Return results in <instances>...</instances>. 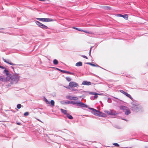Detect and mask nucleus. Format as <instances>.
<instances>
[{
  "mask_svg": "<svg viewBox=\"0 0 148 148\" xmlns=\"http://www.w3.org/2000/svg\"><path fill=\"white\" fill-rule=\"evenodd\" d=\"M56 69L57 70L60 71V72H61L63 73L69 74H71V75H75V73H73L70 72L69 71H65V70H62L59 69L58 68H56Z\"/></svg>",
  "mask_w": 148,
  "mask_h": 148,
  "instance_id": "9",
  "label": "nucleus"
},
{
  "mask_svg": "<svg viewBox=\"0 0 148 148\" xmlns=\"http://www.w3.org/2000/svg\"><path fill=\"white\" fill-rule=\"evenodd\" d=\"M71 104H72L73 105L76 104L77 106H78V102L77 101H71L70 102Z\"/></svg>",
  "mask_w": 148,
  "mask_h": 148,
  "instance_id": "21",
  "label": "nucleus"
},
{
  "mask_svg": "<svg viewBox=\"0 0 148 148\" xmlns=\"http://www.w3.org/2000/svg\"><path fill=\"white\" fill-rule=\"evenodd\" d=\"M88 108L92 110V113L95 115L99 116L101 112L93 108Z\"/></svg>",
  "mask_w": 148,
  "mask_h": 148,
  "instance_id": "5",
  "label": "nucleus"
},
{
  "mask_svg": "<svg viewBox=\"0 0 148 148\" xmlns=\"http://www.w3.org/2000/svg\"><path fill=\"white\" fill-rule=\"evenodd\" d=\"M65 132H66L67 133L68 132V131L66 130H64Z\"/></svg>",
  "mask_w": 148,
  "mask_h": 148,
  "instance_id": "41",
  "label": "nucleus"
},
{
  "mask_svg": "<svg viewBox=\"0 0 148 148\" xmlns=\"http://www.w3.org/2000/svg\"><path fill=\"white\" fill-rule=\"evenodd\" d=\"M82 57L83 58H86V59H88L87 57L86 56H85L83 55V56H82Z\"/></svg>",
  "mask_w": 148,
  "mask_h": 148,
  "instance_id": "36",
  "label": "nucleus"
},
{
  "mask_svg": "<svg viewBox=\"0 0 148 148\" xmlns=\"http://www.w3.org/2000/svg\"><path fill=\"white\" fill-rule=\"evenodd\" d=\"M3 69H5L3 72V73H5L6 75L8 76V77H7V79H8L9 76H10V74L9 73V71H8V70L6 69V68L5 67V68Z\"/></svg>",
  "mask_w": 148,
  "mask_h": 148,
  "instance_id": "13",
  "label": "nucleus"
},
{
  "mask_svg": "<svg viewBox=\"0 0 148 148\" xmlns=\"http://www.w3.org/2000/svg\"><path fill=\"white\" fill-rule=\"evenodd\" d=\"M87 64H89L90 65H91L92 66H97V67H99V66L97 64H92L90 62H88L87 63Z\"/></svg>",
  "mask_w": 148,
  "mask_h": 148,
  "instance_id": "20",
  "label": "nucleus"
},
{
  "mask_svg": "<svg viewBox=\"0 0 148 148\" xmlns=\"http://www.w3.org/2000/svg\"><path fill=\"white\" fill-rule=\"evenodd\" d=\"M66 115V116L69 119H73V117L72 116H71V115H70L69 114H67Z\"/></svg>",
  "mask_w": 148,
  "mask_h": 148,
  "instance_id": "22",
  "label": "nucleus"
},
{
  "mask_svg": "<svg viewBox=\"0 0 148 148\" xmlns=\"http://www.w3.org/2000/svg\"><path fill=\"white\" fill-rule=\"evenodd\" d=\"M38 121H40L39 119H38Z\"/></svg>",
  "mask_w": 148,
  "mask_h": 148,
  "instance_id": "48",
  "label": "nucleus"
},
{
  "mask_svg": "<svg viewBox=\"0 0 148 148\" xmlns=\"http://www.w3.org/2000/svg\"><path fill=\"white\" fill-rule=\"evenodd\" d=\"M82 63L81 62H79L75 64V66H82Z\"/></svg>",
  "mask_w": 148,
  "mask_h": 148,
  "instance_id": "18",
  "label": "nucleus"
},
{
  "mask_svg": "<svg viewBox=\"0 0 148 148\" xmlns=\"http://www.w3.org/2000/svg\"><path fill=\"white\" fill-rule=\"evenodd\" d=\"M97 95H100V94L96 93V94L94 95L95 96L94 97V99H96L97 97Z\"/></svg>",
  "mask_w": 148,
  "mask_h": 148,
  "instance_id": "27",
  "label": "nucleus"
},
{
  "mask_svg": "<svg viewBox=\"0 0 148 148\" xmlns=\"http://www.w3.org/2000/svg\"><path fill=\"white\" fill-rule=\"evenodd\" d=\"M110 111L106 110L105 111V112L107 113L108 114L110 115Z\"/></svg>",
  "mask_w": 148,
  "mask_h": 148,
  "instance_id": "29",
  "label": "nucleus"
},
{
  "mask_svg": "<svg viewBox=\"0 0 148 148\" xmlns=\"http://www.w3.org/2000/svg\"><path fill=\"white\" fill-rule=\"evenodd\" d=\"M50 103L52 106H54L55 102L54 101L51 100V101Z\"/></svg>",
  "mask_w": 148,
  "mask_h": 148,
  "instance_id": "24",
  "label": "nucleus"
},
{
  "mask_svg": "<svg viewBox=\"0 0 148 148\" xmlns=\"http://www.w3.org/2000/svg\"><path fill=\"white\" fill-rule=\"evenodd\" d=\"M11 78L12 81L14 83H17L19 80V76L18 74H15L12 77L9 76L8 79L6 78V80H9Z\"/></svg>",
  "mask_w": 148,
  "mask_h": 148,
  "instance_id": "1",
  "label": "nucleus"
},
{
  "mask_svg": "<svg viewBox=\"0 0 148 148\" xmlns=\"http://www.w3.org/2000/svg\"><path fill=\"white\" fill-rule=\"evenodd\" d=\"M92 48V47H91L90 48V51H89V53H91V49Z\"/></svg>",
  "mask_w": 148,
  "mask_h": 148,
  "instance_id": "43",
  "label": "nucleus"
},
{
  "mask_svg": "<svg viewBox=\"0 0 148 148\" xmlns=\"http://www.w3.org/2000/svg\"><path fill=\"white\" fill-rule=\"evenodd\" d=\"M106 8H107L108 10H110V7H109L108 6H106Z\"/></svg>",
  "mask_w": 148,
  "mask_h": 148,
  "instance_id": "38",
  "label": "nucleus"
},
{
  "mask_svg": "<svg viewBox=\"0 0 148 148\" xmlns=\"http://www.w3.org/2000/svg\"><path fill=\"white\" fill-rule=\"evenodd\" d=\"M118 16L122 17L125 19H127L128 18V16L127 14L123 15L121 14H119L117 15Z\"/></svg>",
  "mask_w": 148,
  "mask_h": 148,
  "instance_id": "14",
  "label": "nucleus"
},
{
  "mask_svg": "<svg viewBox=\"0 0 148 148\" xmlns=\"http://www.w3.org/2000/svg\"><path fill=\"white\" fill-rule=\"evenodd\" d=\"M120 108L121 110H123L125 112V114L126 115H128L130 113V110L128 109L127 107L125 106H121L120 107Z\"/></svg>",
  "mask_w": 148,
  "mask_h": 148,
  "instance_id": "3",
  "label": "nucleus"
},
{
  "mask_svg": "<svg viewBox=\"0 0 148 148\" xmlns=\"http://www.w3.org/2000/svg\"><path fill=\"white\" fill-rule=\"evenodd\" d=\"M118 114L116 112L114 111L110 110V115H116Z\"/></svg>",
  "mask_w": 148,
  "mask_h": 148,
  "instance_id": "16",
  "label": "nucleus"
},
{
  "mask_svg": "<svg viewBox=\"0 0 148 148\" xmlns=\"http://www.w3.org/2000/svg\"><path fill=\"white\" fill-rule=\"evenodd\" d=\"M36 19L39 21L43 22H50L52 21L53 20L51 18H37Z\"/></svg>",
  "mask_w": 148,
  "mask_h": 148,
  "instance_id": "7",
  "label": "nucleus"
},
{
  "mask_svg": "<svg viewBox=\"0 0 148 148\" xmlns=\"http://www.w3.org/2000/svg\"><path fill=\"white\" fill-rule=\"evenodd\" d=\"M35 23L39 27L43 29H47L48 28V27L47 26L41 23L39 21H36Z\"/></svg>",
  "mask_w": 148,
  "mask_h": 148,
  "instance_id": "6",
  "label": "nucleus"
},
{
  "mask_svg": "<svg viewBox=\"0 0 148 148\" xmlns=\"http://www.w3.org/2000/svg\"><path fill=\"white\" fill-rule=\"evenodd\" d=\"M60 110L61 112L64 114L66 115L68 114L67 113V111L66 110L60 109Z\"/></svg>",
  "mask_w": 148,
  "mask_h": 148,
  "instance_id": "17",
  "label": "nucleus"
},
{
  "mask_svg": "<svg viewBox=\"0 0 148 148\" xmlns=\"http://www.w3.org/2000/svg\"><path fill=\"white\" fill-rule=\"evenodd\" d=\"M111 100L110 99H108V101L109 103H110L111 102Z\"/></svg>",
  "mask_w": 148,
  "mask_h": 148,
  "instance_id": "35",
  "label": "nucleus"
},
{
  "mask_svg": "<svg viewBox=\"0 0 148 148\" xmlns=\"http://www.w3.org/2000/svg\"><path fill=\"white\" fill-rule=\"evenodd\" d=\"M29 113L28 112H25L24 114V115L25 116H28L29 115Z\"/></svg>",
  "mask_w": 148,
  "mask_h": 148,
  "instance_id": "30",
  "label": "nucleus"
},
{
  "mask_svg": "<svg viewBox=\"0 0 148 148\" xmlns=\"http://www.w3.org/2000/svg\"><path fill=\"white\" fill-rule=\"evenodd\" d=\"M120 92L121 93H123L124 95H125L126 96L128 97L129 98H130L132 100L133 98L131 97V96L129 94L127 93L125 91H123L122 90H120Z\"/></svg>",
  "mask_w": 148,
  "mask_h": 148,
  "instance_id": "10",
  "label": "nucleus"
},
{
  "mask_svg": "<svg viewBox=\"0 0 148 148\" xmlns=\"http://www.w3.org/2000/svg\"><path fill=\"white\" fill-rule=\"evenodd\" d=\"M113 145H115V146H117V147H119V145L117 143H114Z\"/></svg>",
  "mask_w": 148,
  "mask_h": 148,
  "instance_id": "32",
  "label": "nucleus"
},
{
  "mask_svg": "<svg viewBox=\"0 0 148 148\" xmlns=\"http://www.w3.org/2000/svg\"><path fill=\"white\" fill-rule=\"evenodd\" d=\"M53 63L55 65L57 64L58 63V61L56 59H54L53 61Z\"/></svg>",
  "mask_w": 148,
  "mask_h": 148,
  "instance_id": "23",
  "label": "nucleus"
},
{
  "mask_svg": "<svg viewBox=\"0 0 148 148\" xmlns=\"http://www.w3.org/2000/svg\"><path fill=\"white\" fill-rule=\"evenodd\" d=\"M83 32H84L86 33H88V34H92V33L91 32H90V31H83Z\"/></svg>",
  "mask_w": 148,
  "mask_h": 148,
  "instance_id": "25",
  "label": "nucleus"
},
{
  "mask_svg": "<svg viewBox=\"0 0 148 148\" xmlns=\"http://www.w3.org/2000/svg\"><path fill=\"white\" fill-rule=\"evenodd\" d=\"M89 55L90 56H91V53H89Z\"/></svg>",
  "mask_w": 148,
  "mask_h": 148,
  "instance_id": "45",
  "label": "nucleus"
},
{
  "mask_svg": "<svg viewBox=\"0 0 148 148\" xmlns=\"http://www.w3.org/2000/svg\"><path fill=\"white\" fill-rule=\"evenodd\" d=\"M3 60L4 61V62H5L9 64H10L12 65H16V64H13V63L11 62V61L9 60H6L5 59H4L3 58Z\"/></svg>",
  "mask_w": 148,
  "mask_h": 148,
  "instance_id": "12",
  "label": "nucleus"
},
{
  "mask_svg": "<svg viewBox=\"0 0 148 148\" xmlns=\"http://www.w3.org/2000/svg\"><path fill=\"white\" fill-rule=\"evenodd\" d=\"M79 31H82V32H83V30H82V29H79Z\"/></svg>",
  "mask_w": 148,
  "mask_h": 148,
  "instance_id": "42",
  "label": "nucleus"
},
{
  "mask_svg": "<svg viewBox=\"0 0 148 148\" xmlns=\"http://www.w3.org/2000/svg\"><path fill=\"white\" fill-rule=\"evenodd\" d=\"M71 90H73V91H78L77 90V89H74V88L72 89Z\"/></svg>",
  "mask_w": 148,
  "mask_h": 148,
  "instance_id": "34",
  "label": "nucleus"
},
{
  "mask_svg": "<svg viewBox=\"0 0 148 148\" xmlns=\"http://www.w3.org/2000/svg\"><path fill=\"white\" fill-rule=\"evenodd\" d=\"M93 97H91V99L93 100V99H94L93 98Z\"/></svg>",
  "mask_w": 148,
  "mask_h": 148,
  "instance_id": "46",
  "label": "nucleus"
},
{
  "mask_svg": "<svg viewBox=\"0 0 148 148\" xmlns=\"http://www.w3.org/2000/svg\"><path fill=\"white\" fill-rule=\"evenodd\" d=\"M74 29H76V30H78L79 31V28H76V27H74L73 28Z\"/></svg>",
  "mask_w": 148,
  "mask_h": 148,
  "instance_id": "39",
  "label": "nucleus"
},
{
  "mask_svg": "<svg viewBox=\"0 0 148 148\" xmlns=\"http://www.w3.org/2000/svg\"><path fill=\"white\" fill-rule=\"evenodd\" d=\"M11 68L12 69H14V67H13V66H11Z\"/></svg>",
  "mask_w": 148,
  "mask_h": 148,
  "instance_id": "47",
  "label": "nucleus"
},
{
  "mask_svg": "<svg viewBox=\"0 0 148 148\" xmlns=\"http://www.w3.org/2000/svg\"><path fill=\"white\" fill-rule=\"evenodd\" d=\"M0 68H1V69H4V68H5V67L0 65Z\"/></svg>",
  "mask_w": 148,
  "mask_h": 148,
  "instance_id": "40",
  "label": "nucleus"
},
{
  "mask_svg": "<svg viewBox=\"0 0 148 148\" xmlns=\"http://www.w3.org/2000/svg\"><path fill=\"white\" fill-rule=\"evenodd\" d=\"M21 106H22L20 104H18L17 106V107L18 109L20 108Z\"/></svg>",
  "mask_w": 148,
  "mask_h": 148,
  "instance_id": "28",
  "label": "nucleus"
},
{
  "mask_svg": "<svg viewBox=\"0 0 148 148\" xmlns=\"http://www.w3.org/2000/svg\"><path fill=\"white\" fill-rule=\"evenodd\" d=\"M66 98L67 99L71 100H77L78 99L77 97L72 96L69 95L66 96Z\"/></svg>",
  "mask_w": 148,
  "mask_h": 148,
  "instance_id": "8",
  "label": "nucleus"
},
{
  "mask_svg": "<svg viewBox=\"0 0 148 148\" xmlns=\"http://www.w3.org/2000/svg\"><path fill=\"white\" fill-rule=\"evenodd\" d=\"M83 108H87V106L80 101L78 102V106Z\"/></svg>",
  "mask_w": 148,
  "mask_h": 148,
  "instance_id": "11",
  "label": "nucleus"
},
{
  "mask_svg": "<svg viewBox=\"0 0 148 148\" xmlns=\"http://www.w3.org/2000/svg\"><path fill=\"white\" fill-rule=\"evenodd\" d=\"M66 80L68 82H70L71 80V79L69 77H66Z\"/></svg>",
  "mask_w": 148,
  "mask_h": 148,
  "instance_id": "26",
  "label": "nucleus"
},
{
  "mask_svg": "<svg viewBox=\"0 0 148 148\" xmlns=\"http://www.w3.org/2000/svg\"><path fill=\"white\" fill-rule=\"evenodd\" d=\"M17 124H18V125H21V123H17Z\"/></svg>",
  "mask_w": 148,
  "mask_h": 148,
  "instance_id": "44",
  "label": "nucleus"
},
{
  "mask_svg": "<svg viewBox=\"0 0 148 148\" xmlns=\"http://www.w3.org/2000/svg\"><path fill=\"white\" fill-rule=\"evenodd\" d=\"M91 84L90 82L87 81H84L82 83V84L83 85H90Z\"/></svg>",
  "mask_w": 148,
  "mask_h": 148,
  "instance_id": "15",
  "label": "nucleus"
},
{
  "mask_svg": "<svg viewBox=\"0 0 148 148\" xmlns=\"http://www.w3.org/2000/svg\"><path fill=\"white\" fill-rule=\"evenodd\" d=\"M78 86V84L76 82H71L69 83V86L67 87H66L68 89H70L71 88H74L77 87Z\"/></svg>",
  "mask_w": 148,
  "mask_h": 148,
  "instance_id": "4",
  "label": "nucleus"
},
{
  "mask_svg": "<svg viewBox=\"0 0 148 148\" xmlns=\"http://www.w3.org/2000/svg\"><path fill=\"white\" fill-rule=\"evenodd\" d=\"M6 80V78L5 79L4 77L3 76H0V80L2 81H5Z\"/></svg>",
  "mask_w": 148,
  "mask_h": 148,
  "instance_id": "19",
  "label": "nucleus"
},
{
  "mask_svg": "<svg viewBox=\"0 0 148 148\" xmlns=\"http://www.w3.org/2000/svg\"><path fill=\"white\" fill-rule=\"evenodd\" d=\"M70 102L71 101H67V102H66V104H71Z\"/></svg>",
  "mask_w": 148,
  "mask_h": 148,
  "instance_id": "37",
  "label": "nucleus"
},
{
  "mask_svg": "<svg viewBox=\"0 0 148 148\" xmlns=\"http://www.w3.org/2000/svg\"><path fill=\"white\" fill-rule=\"evenodd\" d=\"M96 92H89V94L90 95H95V94H96Z\"/></svg>",
  "mask_w": 148,
  "mask_h": 148,
  "instance_id": "31",
  "label": "nucleus"
},
{
  "mask_svg": "<svg viewBox=\"0 0 148 148\" xmlns=\"http://www.w3.org/2000/svg\"><path fill=\"white\" fill-rule=\"evenodd\" d=\"M131 107L132 110L137 112L141 111L142 109L141 106L135 105L133 103H131Z\"/></svg>",
  "mask_w": 148,
  "mask_h": 148,
  "instance_id": "2",
  "label": "nucleus"
},
{
  "mask_svg": "<svg viewBox=\"0 0 148 148\" xmlns=\"http://www.w3.org/2000/svg\"><path fill=\"white\" fill-rule=\"evenodd\" d=\"M45 101L47 104L49 103V101L46 99H45Z\"/></svg>",
  "mask_w": 148,
  "mask_h": 148,
  "instance_id": "33",
  "label": "nucleus"
}]
</instances>
